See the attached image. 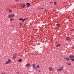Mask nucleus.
<instances>
[{
  "mask_svg": "<svg viewBox=\"0 0 74 74\" xmlns=\"http://www.w3.org/2000/svg\"><path fill=\"white\" fill-rule=\"evenodd\" d=\"M63 66H61L60 69H58L57 71L58 72V71H61L63 70Z\"/></svg>",
  "mask_w": 74,
  "mask_h": 74,
  "instance_id": "obj_1",
  "label": "nucleus"
},
{
  "mask_svg": "<svg viewBox=\"0 0 74 74\" xmlns=\"http://www.w3.org/2000/svg\"><path fill=\"white\" fill-rule=\"evenodd\" d=\"M14 16H15V15L14 14H13L8 15V16L9 18H13Z\"/></svg>",
  "mask_w": 74,
  "mask_h": 74,
  "instance_id": "obj_2",
  "label": "nucleus"
},
{
  "mask_svg": "<svg viewBox=\"0 0 74 74\" xmlns=\"http://www.w3.org/2000/svg\"><path fill=\"white\" fill-rule=\"evenodd\" d=\"M33 68L35 70H37V67L35 66V64H32Z\"/></svg>",
  "mask_w": 74,
  "mask_h": 74,
  "instance_id": "obj_3",
  "label": "nucleus"
},
{
  "mask_svg": "<svg viewBox=\"0 0 74 74\" xmlns=\"http://www.w3.org/2000/svg\"><path fill=\"white\" fill-rule=\"evenodd\" d=\"M11 62V60L10 59H8V61L5 62V63L6 64H8V63H10Z\"/></svg>",
  "mask_w": 74,
  "mask_h": 74,
  "instance_id": "obj_4",
  "label": "nucleus"
},
{
  "mask_svg": "<svg viewBox=\"0 0 74 74\" xmlns=\"http://www.w3.org/2000/svg\"><path fill=\"white\" fill-rule=\"evenodd\" d=\"M30 66V64L29 63H27L25 65L26 67H29Z\"/></svg>",
  "mask_w": 74,
  "mask_h": 74,
  "instance_id": "obj_5",
  "label": "nucleus"
},
{
  "mask_svg": "<svg viewBox=\"0 0 74 74\" xmlns=\"http://www.w3.org/2000/svg\"><path fill=\"white\" fill-rule=\"evenodd\" d=\"M69 58H70L71 59H73L74 58V56L73 55L69 56Z\"/></svg>",
  "mask_w": 74,
  "mask_h": 74,
  "instance_id": "obj_6",
  "label": "nucleus"
},
{
  "mask_svg": "<svg viewBox=\"0 0 74 74\" xmlns=\"http://www.w3.org/2000/svg\"><path fill=\"white\" fill-rule=\"evenodd\" d=\"M49 71H53L54 70L53 69L51 68V67L49 68Z\"/></svg>",
  "mask_w": 74,
  "mask_h": 74,
  "instance_id": "obj_7",
  "label": "nucleus"
},
{
  "mask_svg": "<svg viewBox=\"0 0 74 74\" xmlns=\"http://www.w3.org/2000/svg\"><path fill=\"white\" fill-rule=\"evenodd\" d=\"M26 5H27V7H29V5H30V4L29 3H27L26 4Z\"/></svg>",
  "mask_w": 74,
  "mask_h": 74,
  "instance_id": "obj_8",
  "label": "nucleus"
},
{
  "mask_svg": "<svg viewBox=\"0 0 74 74\" xmlns=\"http://www.w3.org/2000/svg\"><path fill=\"white\" fill-rule=\"evenodd\" d=\"M66 39L68 41H70V40H71L70 38L69 37H66Z\"/></svg>",
  "mask_w": 74,
  "mask_h": 74,
  "instance_id": "obj_9",
  "label": "nucleus"
},
{
  "mask_svg": "<svg viewBox=\"0 0 74 74\" xmlns=\"http://www.w3.org/2000/svg\"><path fill=\"white\" fill-rule=\"evenodd\" d=\"M21 7L22 8H24V7H25V5L24 4H22L21 5Z\"/></svg>",
  "mask_w": 74,
  "mask_h": 74,
  "instance_id": "obj_10",
  "label": "nucleus"
},
{
  "mask_svg": "<svg viewBox=\"0 0 74 74\" xmlns=\"http://www.w3.org/2000/svg\"><path fill=\"white\" fill-rule=\"evenodd\" d=\"M64 59L66 60H70V59L69 58H64Z\"/></svg>",
  "mask_w": 74,
  "mask_h": 74,
  "instance_id": "obj_11",
  "label": "nucleus"
},
{
  "mask_svg": "<svg viewBox=\"0 0 74 74\" xmlns=\"http://www.w3.org/2000/svg\"><path fill=\"white\" fill-rule=\"evenodd\" d=\"M60 44H58L57 45H56V47H60Z\"/></svg>",
  "mask_w": 74,
  "mask_h": 74,
  "instance_id": "obj_12",
  "label": "nucleus"
},
{
  "mask_svg": "<svg viewBox=\"0 0 74 74\" xmlns=\"http://www.w3.org/2000/svg\"><path fill=\"white\" fill-rule=\"evenodd\" d=\"M36 67H37L39 69H40V65H36Z\"/></svg>",
  "mask_w": 74,
  "mask_h": 74,
  "instance_id": "obj_13",
  "label": "nucleus"
},
{
  "mask_svg": "<svg viewBox=\"0 0 74 74\" xmlns=\"http://www.w3.org/2000/svg\"><path fill=\"white\" fill-rule=\"evenodd\" d=\"M10 21H14V19L13 18H11L10 19Z\"/></svg>",
  "mask_w": 74,
  "mask_h": 74,
  "instance_id": "obj_14",
  "label": "nucleus"
},
{
  "mask_svg": "<svg viewBox=\"0 0 74 74\" xmlns=\"http://www.w3.org/2000/svg\"><path fill=\"white\" fill-rule=\"evenodd\" d=\"M16 58V56H13V59H15Z\"/></svg>",
  "mask_w": 74,
  "mask_h": 74,
  "instance_id": "obj_15",
  "label": "nucleus"
},
{
  "mask_svg": "<svg viewBox=\"0 0 74 74\" xmlns=\"http://www.w3.org/2000/svg\"><path fill=\"white\" fill-rule=\"evenodd\" d=\"M18 62H22V60L21 59H19L18 60Z\"/></svg>",
  "mask_w": 74,
  "mask_h": 74,
  "instance_id": "obj_16",
  "label": "nucleus"
},
{
  "mask_svg": "<svg viewBox=\"0 0 74 74\" xmlns=\"http://www.w3.org/2000/svg\"><path fill=\"white\" fill-rule=\"evenodd\" d=\"M23 20V18H20L18 19V20H19V21H22Z\"/></svg>",
  "mask_w": 74,
  "mask_h": 74,
  "instance_id": "obj_17",
  "label": "nucleus"
},
{
  "mask_svg": "<svg viewBox=\"0 0 74 74\" xmlns=\"http://www.w3.org/2000/svg\"><path fill=\"white\" fill-rule=\"evenodd\" d=\"M71 60L72 61V62H74V58H73V59L71 58Z\"/></svg>",
  "mask_w": 74,
  "mask_h": 74,
  "instance_id": "obj_18",
  "label": "nucleus"
},
{
  "mask_svg": "<svg viewBox=\"0 0 74 74\" xmlns=\"http://www.w3.org/2000/svg\"><path fill=\"white\" fill-rule=\"evenodd\" d=\"M57 26H58V27H59V26H60V25H59V24H57Z\"/></svg>",
  "mask_w": 74,
  "mask_h": 74,
  "instance_id": "obj_19",
  "label": "nucleus"
},
{
  "mask_svg": "<svg viewBox=\"0 0 74 74\" xmlns=\"http://www.w3.org/2000/svg\"><path fill=\"white\" fill-rule=\"evenodd\" d=\"M25 20H26V18H25V19H23L22 21V22H24V21H25Z\"/></svg>",
  "mask_w": 74,
  "mask_h": 74,
  "instance_id": "obj_20",
  "label": "nucleus"
},
{
  "mask_svg": "<svg viewBox=\"0 0 74 74\" xmlns=\"http://www.w3.org/2000/svg\"><path fill=\"white\" fill-rule=\"evenodd\" d=\"M9 13H11V12H12V10H9Z\"/></svg>",
  "mask_w": 74,
  "mask_h": 74,
  "instance_id": "obj_21",
  "label": "nucleus"
},
{
  "mask_svg": "<svg viewBox=\"0 0 74 74\" xmlns=\"http://www.w3.org/2000/svg\"><path fill=\"white\" fill-rule=\"evenodd\" d=\"M67 65H69V66H70V65H71V63H67Z\"/></svg>",
  "mask_w": 74,
  "mask_h": 74,
  "instance_id": "obj_22",
  "label": "nucleus"
},
{
  "mask_svg": "<svg viewBox=\"0 0 74 74\" xmlns=\"http://www.w3.org/2000/svg\"><path fill=\"white\" fill-rule=\"evenodd\" d=\"M54 5H56V2H55L54 3Z\"/></svg>",
  "mask_w": 74,
  "mask_h": 74,
  "instance_id": "obj_23",
  "label": "nucleus"
},
{
  "mask_svg": "<svg viewBox=\"0 0 74 74\" xmlns=\"http://www.w3.org/2000/svg\"><path fill=\"white\" fill-rule=\"evenodd\" d=\"M17 73L16 74H21V73L18 72L17 73Z\"/></svg>",
  "mask_w": 74,
  "mask_h": 74,
  "instance_id": "obj_24",
  "label": "nucleus"
},
{
  "mask_svg": "<svg viewBox=\"0 0 74 74\" xmlns=\"http://www.w3.org/2000/svg\"><path fill=\"white\" fill-rule=\"evenodd\" d=\"M74 31V29H71V31H72V32H73V31Z\"/></svg>",
  "mask_w": 74,
  "mask_h": 74,
  "instance_id": "obj_25",
  "label": "nucleus"
},
{
  "mask_svg": "<svg viewBox=\"0 0 74 74\" xmlns=\"http://www.w3.org/2000/svg\"><path fill=\"white\" fill-rule=\"evenodd\" d=\"M38 70L39 72H41V71L40 70Z\"/></svg>",
  "mask_w": 74,
  "mask_h": 74,
  "instance_id": "obj_26",
  "label": "nucleus"
},
{
  "mask_svg": "<svg viewBox=\"0 0 74 74\" xmlns=\"http://www.w3.org/2000/svg\"><path fill=\"white\" fill-rule=\"evenodd\" d=\"M9 9H8H8H7V11H9Z\"/></svg>",
  "mask_w": 74,
  "mask_h": 74,
  "instance_id": "obj_27",
  "label": "nucleus"
},
{
  "mask_svg": "<svg viewBox=\"0 0 74 74\" xmlns=\"http://www.w3.org/2000/svg\"><path fill=\"white\" fill-rule=\"evenodd\" d=\"M72 48L73 49H74V46H73L72 47Z\"/></svg>",
  "mask_w": 74,
  "mask_h": 74,
  "instance_id": "obj_28",
  "label": "nucleus"
},
{
  "mask_svg": "<svg viewBox=\"0 0 74 74\" xmlns=\"http://www.w3.org/2000/svg\"><path fill=\"white\" fill-rule=\"evenodd\" d=\"M50 4H52V3H53V2H50Z\"/></svg>",
  "mask_w": 74,
  "mask_h": 74,
  "instance_id": "obj_29",
  "label": "nucleus"
},
{
  "mask_svg": "<svg viewBox=\"0 0 74 74\" xmlns=\"http://www.w3.org/2000/svg\"><path fill=\"white\" fill-rule=\"evenodd\" d=\"M18 0H16L15 1H18Z\"/></svg>",
  "mask_w": 74,
  "mask_h": 74,
  "instance_id": "obj_30",
  "label": "nucleus"
},
{
  "mask_svg": "<svg viewBox=\"0 0 74 74\" xmlns=\"http://www.w3.org/2000/svg\"><path fill=\"white\" fill-rule=\"evenodd\" d=\"M47 10H45V12H47Z\"/></svg>",
  "mask_w": 74,
  "mask_h": 74,
  "instance_id": "obj_31",
  "label": "nucleus"
},
{
  "mask_svg": "<svg viewBox=\"0 0 74 74\" xmlns=\"http://www.w3.org/2000/svg\"><path fill=\"white\" fill-rule=\"evenodd\" d=\"M41 10H42V9H43V8H41L40 9Z\"/></svg>",
  "mask_w": 74,
  "mask_h": 74,
  "instance_id": "obj_32",
  "label": "nucleus"
},
{
  "mask_svg": "<svg viewBox=\"0 0 74 74\" xmlns=\"http://www.w3.org/2000/svg\"><path fill=\"white\" fill-rule=\"evenodd\" d=\"M22 25V24H21V23H20V25Z\"/></svg>",
  "mask_w": 74,
  "mask_h": 74,
  "instance_id": "obj_33",
  "label": "nucleus"
},
{
  "mask_svg": "<svg viewBox=\"0 0 74 74\" xmlns=\"http://www.w3.org/2000/svg\"><path fill=\"white\" fill-rule=\"evenodd\" d=\"M68 52H70V51H68Z\"/></svg>",
  "mask_w": 74,
  "mask_h": 74,
  "instance_id": "obj_34",
  "label": "nucleus"
}]
</instances>
